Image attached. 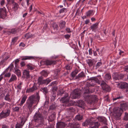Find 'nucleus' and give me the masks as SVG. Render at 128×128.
I'll list each match as a JSON object with an SVG mask.
<instances>
[{"label": "nucleus", "instance_id": "e433bc0d", "mask_svg": "<svg viewBox=\"0 0 128 128\" xmlns=\"http://www.w3.org/2000/svg\"><path fill=\"white\" fill-rule=\"evenodd\" d=\"M4 99L7 101L9 102H10L11 101L10 97V95L8 94H7L5 96L4 98Z\"/></svg>", "mask_w": 128, "mask_h": 128}, {"label": "nucleus", "instance_id": "4d7b16f0", "mask_svg": "<svg viewBox=\"0 0 128 128\" xmlns=\"http://www.w3.org/2000/svg\"><path fill=\"white\" fill-rule=\"evenodd\" d=\"M99 49H97L96 51H93V53L94 55L95 56H96L97 55V52H99Z\"/></svg>", "mask_w": 128, "mask_h": 128}, {"label": "nucleus", "instance_id": "aec40b11", "mask_svg": "<svg viewBox=\"0 0 128 128\" xmlns=\"http://www.w3.org/2000/svg\"><path fill=\"white\" fill-rule=\"evenodd\" d=\"M68 125L69 126H71L70 128H82L79 123L75 124L74 125L73 124L69 123Z\"/></svg>", "mask_w": 128, "mask_h": 128}, {"label": "nucleus", "instance_id": "8fccbe9b", "mask_svg": "<svg viewBox=\"0 0 128 128\" xmlns=\"http://www.w3.org/2000/svg\"><path fill=\"white\" fill-rule=\"evenodd\" d=\"M18 37H15L12 38V43L14 44L15 42H16L18 40Z\"/></svg>", "mask_w": 128, "mask_h": 128}, {"label": "nucleus", "instance_id": "ddd939ff", "mask_svg": "<svg viewBox=\"0 0 128 128\" xmlns=\"http://www.w3.org/2000/svg\"><path fill=\"white\" fill-rule=\"evenodd\" d=\"M85 76L84 73L83 72H82L77 76L74 79L76 80H81L82 79V78L85 77Z\"/></svg>", "mask_w": 128, "mask_h": 128}, {"label": "nucleus", "instance_id": "f257e3e1", "mask_svg": "<svg viewBox=\"0 0 128 128\" xmlns=\"http://www.w3.org/2000/svg\"><path fill=\"white\" fill-rule=\"evenodd\" d=\"M33 124L34 127L39 128L44 124V118L42 115L39 113H36L34 118Z\"/></svg>", "mask_w": 128, "mask_h": 128}, {"label": "nucleus", "instance_id": "69168bd1", "mask_svg": "<svg viewBox=\"0 0 128 128\" xmlns=\"http://www.w3.org/2000/svg\"><path fill=\"white\" fill-rule=\"evenodd\" d=\"M10 68V71L12 70L13 68L14 67V64H13L12 63L10 65V66H9Z\"/></svg>", "mask_w": 128, "mask_h": 128}, {"label": "nucleus", "instance_id": "de8ad7c7", "mask_svg": "<svg viewBox=\"0 0 128 128\" xmlns=\"http://www.w3.org/2000/svg\"><path fill=\"white\" fill-rule=\"evenodd\" d=\"M124 120H128V113L126 112L124 113Z\"/></svg>", "mask_w": 128, "mask_h": 128}, {"label": "nucleus", "instance_id": "58836bf2", "mask_svg": "<svg viewBox=\"0 0 128 128\" xmlns=\"http://www.w3.org/2000/svg\"><path fill=\"white\" fill-rule=\"evenodd\" d=\"M67 11V9L66 8H63L61 9L59 11V12L61 14L63 12H66Z\"/></svg>", "mask_w": 128, "mask_h": 128}, {"label": "nucleus", "instance_id": "5fc2aeb1", "mask_svg": "<svg viewBox=\"0 0 128 128\" xmlns=\"http://www.w3.org/2000/svg\"><path fill=\"white\" fill-rule=\"evenodd\" d=\"M64 94V92L62 90H60L58 91V94L61 96L62 94Z\"/></svg>", "mask_w": 128, "mask_h": 128}, {"label": "nucleus", "instance_id": "473e14b6", "mask_svg": "<svg viewBox=\"0 0 128 128\" xmlns=\"http://www.w3.org/2000/svg\"><path fill=\"white\" fill-rule=\"evenodd\" d=\"M101 79V77L100 76H97L92 77L90 78V79H88L87 80H99Z\"/></svg>", "mask_w": 128, "mask_h": 128}, {"label": "nucleus", "instance_id": "a19ab883", "mask_svg": "<svg viewBox=\"0 0 128 128\" xmlns=\"http://www.w3.org/2000/svg\"><path fill=\"white\" fill-rule=\"evenodd\" d=\"M26 66L28 69L32 70L34 68V67L30 64L27 65Z\"/></svg>", "mask_w": 128, "mask_h": 128}, {"label": "nucleus", "instance_id": "13d9d810", "mask_svg": "<svg viewBox=\"0 0 128 128\" xmlns=\"http://www.w3.org/2000/svg\"><path fill=\"white\" fill-rule=\"evenodd\" d=\"M60 70L59 69H57L55 71V73L56 74V75H58L60 72Z\"/></svg>", "mask_w": 128, "mask_h": 128}, {"label": "nucleus", "instance_id": "cd10ccee", "mask_svg": "<svg viewBox=\"0 0 128 128\" xmlns=\"http://www.w3.org/2000/svg\"><path fill=\"white\" fill-rule=\"evenodd\" d=\"M55 114L54 113L53 114L49 116L48 120L49 121L52 122L55 119Z\"/></svg>", "mask_w": 128, "mask_h": 128}, {"label": "nucleus", "instance_id": "9b49d317", "mask_svg": "<svg viewBox=\"0 0 128 128\" xmlns=\"http://www.w3.org/2000/svg\"><path fill=\"white\" fill-rule=\"evenodd\" d=\"M122 112V110L121 108H118L115 109L114 111V115H116L118 117L120 116Z\"/></svg>", "mask_w": 128, "mask_h": 128}, {"label": "nucleus", "instance_id": "dca6fc26", "mask_svg": "<svg viewBox=\"0 0 128 128\" xmlns=\"http://www.w3.org/2000/svg\"><path fill=\"white\" fill-rule=\"evenodd\" d=\"M35 84H34V86L32 88L27 89L26 91V92L27 93L32 92L36 90L37 89V88Z\"/></svg>", "mask_w": 128, "mask_h": 128}, {"label": "nucleus", "instance_id": "3c124183", "mask_svg": "<svg viewBox=\"0 0 128 128\" xmlns=\"http://www.w3.org/2000/svg\"><path fill=\"white\" fill-rule=\"evenodd\" d=\"M7 4H14V0H7Z\"/></svg>", "mask_w": 128, "mask_h": 128}, {"label": "nucleus", "instance_id": "412c9836", "mask_svg": "<svg viewBox=\"0 0 128 128\" xmlns=\"http://www.w3.org/2000/svg\"><path fill=\"white\" fill-rule=\"evenodd\" d=\"M24 121L22 120L20 123L17 122L15 125V128H22L24 124Z\"/></svg>", "mask_w": 128, "mask_h": 128}, {"label": "nucleus", "instance_id": "0e129e2a", "mask_svg": "<svg viewBox=\"0 0 128 128\" xmlns=\"http://www.w3.org/2000/svg\"><path fill=\"white\" fill-rule=\"evenodd\" d=\"M87 84L88 85V86H93L94 85V84L91 83L90 82H89V83L88 82Z\"/></svg>", "mask_w": 128, "mask_h": 128}, {"label": "nucleus", "instance_id": "f704fd0d", "mask_svg": "<svg viewBox=\"0 0 128 128\" xmlns=\"http://www.w3.org/2000/svg\"><path fill=\"white\" fill-rule=\"evenodd\" d=\"M93 11L92 10H89L86 13V16H90L92 15L94 13Z\"/></svg>", "mask_w": 128, "mask_h": 128}, {"label": "nucleus", "instance_id": "864d4df0", "mask_svg": "<svg viewBox=\"0 0 128 128\" xmlns=\"http://www.w3.org/2000/svg\"><path fill=\"white\" fill-rule=\"evenodd\" d=\"M5 3V0H1L0 4L2 6H3Z\"/></svg>", "mask_w": 128, "mask_h": 128}, {"label": "nucleus", "instance_id": "0eeeda50", "mask_svg": "<svg viewBox=\"0 0 128 128\" xmlns=\"http://www.w3.org/2000/svg\"><path fill=\"white\" fill-rule=\"evenodd\" d=\"M112 77L114 79L116 80L123 79L124 77L126 76L125 75L122 74H118L117 73H114L112 75Z\"/></svg>", "mask_w": 128, "mask_h": 128}, {"label": "nucleus", "instance_id": "a211bd4d", "mask_svg": "<svg viewBox=\"0 0 128 128\" xmlns=\"http://www.w3.org/2000/svg\"><path fill=\"white\" fill-rule=\"evenodd\" d=\"M118 86L119 87L121 88H123L128 87V84L125 82H120L118 83Z\"/></svg>", "mask_w": 128, "mask_h": 128}, {"label": "nucleus", "instance_id": "6e6d98bb", "mask_svg": "<svg viewBox=\"0 0 128 128\" xmlns=\"http://www.w3.org/2000/svg\"><path fill=\"white\" fill-rule=\"evenodd\" d=\"M66 68L68 70H70L72 68L69 65H67L65 66Z\"/></svg>", "mask_w": 128, "mask_h": 128}, {"label": "nucleus", "instance_id": "6ab92c4d", "mask_svg": "<svg viewBox=\"0 0 128 128\" xmlns=\"http://www.w3.org/2000/svg\"><path fill=\"white\" fill-rule=\"evenodd\" d=\"M78 72V71L77 70H75L72 71L70 74V76L72 78V79H75L74 78L76 76V75Z\"/></svg>", "mask_w": 128, "mask_h": 128}, {"label": "nucleus", "instance_id": "2eb2a0df", "mask_svg": "<svg viewBox=\"0 0 128 128\" xmlns=\"http://www.w3.org/2000/svg\"><path fill=\"white\" fill-rule=\"evenodd\" d=\"M56 62L55 60H46L45 61V64L46 66L55 64Z\"/></svg>", "mask_w": 128, "mask_h": 128}, {"label": "nucleus", "instance_id": "2f4dec72", "mask_svg": "<svg viewBox=\"0 0 128 128\" xmlns=\"http://www.w3.org/2000/svg\"><path fill=\"white\" fill-rule=\"evenodd\" d=\"M75 118L76 120H80L83 118V116L80 114H78L76 116Z\"/></svg>", "mask_w": 128, "mask_h": 128}, {"label": "nucleus", "instance_id": "c9c22d12", "mask_svg": "<svg viewBox=\"0 0 128 128\" xmlns=\"http://www.w3.org/2000/svg\"><path fill=\"white\" fill-rule=\"evenodd\" d=\"M100 124L98 122H96L94 126H90V128H98L100 126Z\"/></svg>", "mask_w": 128, "mask_h": 128}, {"label": "nucleus", "instance_id": "774afa93", "mask_svg": "<svg viewBox=\"0 0 128 128\" xmlns=\"http://www.w3.org/2000/svg\"><path fill=\"white\" fill-rule=\"evenodd\" d=\"M66 30L68 33H70L71 32V31L70 30V28H66Z\"/></svg>", "mask_w": 128, "mask_h": 128}, {"label": "nucleus", "instance_id": "f8f14e48", "mask_svg": "<svg viewBox=\"0 0 128 128\" xmlns=\"http://www.w3.org/2000/svg\"><path fill=\"white\" fill-rule=\"evenodd\" d=\"M96 122H95L94 120H91L89 119L86 120V122H84L82 124L83 126L87 125L89 124L92 126L94 125H95V124Z\"/></svg>", "mask_w": 128, "mask_h": 128}, {"label": "nucleus", "instance_id": "c03bdc74", "mask_svg": "<svg viewBox=\"0 0 128 128\" xmlns=\"http://www.w3.org/2000/svg\"><path fill=\"white\" fill-rule=\"evenodd\" d=\"M41 75L42 76H46L48 75L47 72L45 70H43L41 72Z\"/></svg>", "mask_w": 128, "mask_h": 128}, {"label": "nucleus", "instance_id": "680f3d73", "mask_svg": "<svg viewBox=\"0 0 128 128\" xmlns=\"http://www.w3.org/2000/svg\"><path fill=\"white\" fill-rule=\"evenodd\" d=\"M58 88L55 86H53L52 88V90L53 92H54V91H56L57 90Z\"/></svg>", "mask_w": 128, "mask_h": 128}, {"label": "nucleus", "instance_id": "338daca9", "mask_svg": "<svg viewBox=\"0 0 128 128\" xmlns=\"http://www.w3.org/2000/svg\"><path fill=\"white\" fill-rule=\"evenodd\" d=\"M64 37L66 39H68L70 37V35L68 34L64 35Z\"/></svg>", "mask_w": 128, "mask_h": 128}, {"label": "nucleus", "instance_id": "37998d69", "mask_svg": "<svg viewBox=\"0 0 128 128\" xmlns=\"http://www.w3.org/2000/svg\"><path fill=\"white\" fill-rule=\"evenodd\" d=\"M102 64V63L101 62H98L95 66V69H97L99 68L100 66H101Z\"/></svg>", "mask_w": 128, "mask_h": 128}, {"label": "nucleus", "instance_id": "c756f323", "mask_svg": "<svg viewBox=\"0 0 128 128\" xmlns=\"http://www.w3.org/2000/svg\"><path fill=\"white\" fill-rule=\"evenodd\" d=\"M23 74L25 76V77H26L27 79L30 77L29 71L26 70H25L24 71Z\"/></svg>", "mask_w": 128, "mask_h": 128}, {"label": "nucleus", "instance_id": "4c0bfd02", "mask_svg": "<svg viewBox=\"0 0 128 128\" xmlns=\"http://www.w3.org/2000/svg\"><path fill=\"white\" fill-rule=\"evenodd\" d=\"M104 78L106 80H107L110 79L111 78L110 74H106Z\"/></svg>", "mask_w": 128, "mask_h": 128}, {"label": "nucleus", "instance_id": "7c9ffc66", "mask_svg": "<svg viewBox=\"0 0 128 128\" xmlns=\"http://www.w3.org/2000/svg\"><path fill=\"white\" fill-rule=\"evenodd\" d=\"M21 60H32L34 58L32 56H25L22 57Z\"/></svg>", "mask_w": 128, "mask_h": 128}, {"label": "nucleus", "instance_id": "7ed1b4c3", "mask_svg": "<svg viewBox=\"0 0 128 128\" xmlns=\"http://www.w3.org/2000/svg\"><path fill=\"white\" fill-rule=\"evenodd\" d=\"M68 94H65L64 96L60 100L62 101V102L64 103V105L66 106H69L71 104L69 103V98L68 97Z\"/></svg>", "mask_w": 128, "mask_h": 128}, {"label": "nucleus", "instance_id": "9d476101", "mask_svg": "<svg viewBox=\"0 0 128 128\" xmlns=\"http://www.w3.org/2000/svg\"><path fill=\"white\" fill-rule=\"evenodd\" d=\"M91 42L92 43L93 40L97 41H100L101 38L100 36L97 34H96L95 35H93L92 36V38H90Z\"/></svg>", "mask_w": 128, "mask_h": 128}, {"label": "nucleus", "instance_id": "5701e85b", "mask_svg": "<svg viewBox=\"0 0 128 128\" xmlns=\"http://www.w3.org/2000/svg\"><path fill=\"white\" fill-rule=\"evenodd\" d=\"M27 98V96L26 95H24L22 96L21 102L20 104V105L22 106L25 102Z\"/></svg>", "mask_w": 128, "mask_h": 128}, {"label": "nucleus", "instance_id": "052dcab7", "mask_svg": "<svg viewBox=\"0 0 128 128\" xmlns=\"http://www.w3.org/2000/svg\"><path fill=\"white\" fill-rule=\"evenodd\" d=\"M20 107L18 106H16L14 108L13 110L15 112H18L20 110Z\"/></svg>", "mask_w": 128, "mask_h": 128}, {"label": "nucleus", "instance_id": "72a5a7b5", "mask_svg": "<svg viewBox=\"0 0 128 128\" xmlns=\"http://www.w3.org/2000/svg\"><path fill=\"white\" fill-rule=\"evenodd\" d=\"M13 4L14 7L13 9L14 12H16L18 9V4L16 3H14Z\"/></svg>", "mask_w": 128, "mask_h": 128}, {"label": "nucleus", "instance_id": "6e6552de", "mask_svg": "<svg viewBox=\"0 0 128 128\" xmlns=\"http://www.w3.org/2000/svg\"><path fill=\"white\" fill-rule=\"evenodd\" d=\"M7 16V11L6 8L4 7L0 8V16L2 18H4Z\"/></svg>", "mask_w": 128, "mask_h": 128}, {"label": "nucleus", "instance_id": "f03ea898", "mask_svg": "<svg viewBox=\"0 0 128 128\" xmlns=\"http://www.w3.org/2000/svg\"><path fill=\"white\" fill-rule=\"evenodd\" d=\"M85 100L88 103L91 104L96 99V96L94 95H89L84 96Z\"/></svg>", "mask_w": 128, "mask_h": 128}, {"label": "nucleus", "instance_id": "423d86ee", "mask_svg": "<svg viewBox=\"0 0 128 128\" xmlns=\"http://www.w3.org/2000/svg\"><path fill=\"white\" fill-rule=\"evenodd\" d=\"M10 110L9 109H7L3 110L0 113V118L1 119L5 118L10 115Z\"/></svg>", "mask_w": 128, "mask_h": 128}, {"label": "nucleus", "instance_id": "20e7f679", "mask_svg": "<svg viewBox=\"0 0 128 128\" xmlns=\"http://www.w3.org/2000/svg\"><path fill=\"white\" fill-rule=\"evenodd\" d=\"M80 91L78 89L74 90L72 93L70 95V97L73 99H76L80 97Z\"/></svg>", "mask_w": 128, "mask_h": 128}, {"label": "nucleus", "instance_id": "bf43d9fd", "mask_svg": "<svg viewBox=\"0 0 128 128\" xmlns=\"http://www.w3.org/2000/svg\"><path fill=\"white\" fill-rule=\"evenodd\" d=\"M122 98V96H116L113 99L114 100H115L117 99H121Z\"/></svg>", "mask_w": 128, "mask_h": 128}, {"label": "nucleus", "instance_id": "4468645a", "mask_svg": "<svg viewBox=\"0 0 128 128\" xmlns=\"http://www.w3.org/2000/svg\"><path fill=\"white\" fill-rule=\"evenodd\" d=\"M98 22L93 24L90 26V30H91L92 31L95 32L98 28Z\"/></svg>", "mask_w": 128, "mask_h": 128}, {"label": "nucleus", "instance_id": "a18cd8bd", "mask_svg": "<svg viewBox=\"0 0 128 128\" xmlns=\"http://www.w3.org/2000/svg\"><path fill=\"white\" fill-rule=\"evenodd\" d=\"M15 72H16V74L18 76V77L21 76V75L20 73V71L18 69H17V70H15Z\"/></svg>", "mask_w": 128, "mask_h": 128}, {"label": "nucleus", "instance_id": "a878e982", "mask_svg": "<svg viewBox=\"0 0 128 128\" xmlns=\"http://www.w3.org/2000/svg\"><path fill=\"white\" fill-rule=\"evenodd\" d=\"M66 22L65 21L61 20L60 21L59 26L61 29H63L66 27Z\"/></svg>", "mask_w": 128, "mask_h": 128}, {"label": "nucleus", "instance_id": "b1692460", "mask_svg": "<svg viewBox=\"0 0 128 128\" xmlns=\"http://www.w3.org/2000/svg\"><path fill=\"white\" fill-rule=\"evenodd\" d=\"M86 62L89 66L90 67L92 66L94 64L96 63L94 60L90 59L87 60Z\"/></svg>", "mask_w": 128, "mask_h": 128}, {"label": "nucleus", "instance_id": "09e8293b", "mask_svg": "<svg viewBox=\"0 0 128 128\" xmlns=\"http://www.w3.org/2000/svg\"><path fill=\"white\" fill-rule=\"evenodd\" d=\"M16 80V78L15 75L12 74V75L11 77L9 80Z\"/></svg>", "mask_w": 128, "mask_h": 128}, {"label": "nucleus", "instance_id": "49530a36", "mask_svg": "<svg viewBox=\"0 0 128 128\" xmlns=\"http://www.w3.org/2000/svg\"><path fill=\"white\" fill-rule=\"evenodd\" d=\"M44 94H46L48 92V90L46 88H44L40 89Z\"/></svg>", "mask_w": 128, "mask_h": 128}, {"label": "nucleus", "instance_id": "c85d7f7f", "mask_svg": "<svg viewBox=\"0 0 128 128\" xmlns=\"http://www.w3.org/2000/svg\"><path fill=\"white\" fill-rule=\"evenodd\" d=\"M11 74L10 72L5 73L4 74V80H8Z\"/></svg>", "mask_w": 128, "mask_h": 128}, {"label": "nucleus", "instance_id": "ea45409f", "mask_svg": "<svg viewBox=\"0 0 128 128\" xmlns=\"http://www.w3.org/2000/svg\"><path fill=\"white\" fill-rule=\"evenodd\" d=\"M52 27L54 30H58V25L56 23H54L53 24Z\"/></svg>", "mask_w": 128, "mask_h": 128}, {"label": "nucleus", "instance_id": "603ef678", "mask_svg": "<svg viewBox=\"0 0 128 128\" xmlns=\"http://www.w3.org/2000/svg\"><path fill=\"white\" fill-rule=\"evenodd\" d=\"M9 32L12 34H15L16 33V31L15 29H12L10 30L9 31Z\"/></svg>", "mask_w": 128, "mask_h": 128}, {"label": "nucleus", "instance_id": "4be33fe9", "mask_svg": "<svg viewBox=\"0 0 128 128\" xmlns=\"http://www.w3.org/2000/svg\"><path fill=\"white\" fill-rule=\"evenodd\" d=\"M56 128H64L66 126V124L63 122H60L57 124Z\"/></svg>", "mask_w": 128, "mask_h": 128}, {"label": "nucleus", "instance_id": "e2e57ef3", "mask_svg": "<svg viewBox=\"0 0 128 128\" xmlns=\"http://www.w3.org/2000/svg\"><path fill=\"white\" fill-rule=\"evenodd\" d=\"M48 80V79H43V76H41L39 77L38 78V80Z\"/></svg>", "mask_w": 128, "mask_h": 128}, {"label": "nucleus", "instance_id": "393cba45", "mask_svg": "<svg viewBox=\"0 0 128 128\" xmlns=\"http://www.w3.org/2000/svg\"><path fill=\"white\" fill-rule=\"evenodd\" d=\"M78 106L80 107L83 108L84 106V103L82 100H79L78 102Z\"/></svg>", "mask_w": 128, "mask_h": 128}, {"label": "nucleus", "instance_id": "79ce46f5", "mask_svg": "<svg viewBox=\"0 0 128 128\" xmlns=\"http://www.w3.org/2000/svg\"><path fill=\"white\" fill-rule=\"evenodd\" d=\"M32 35L30 33H28L26 34L25 36V37L27 39L29 38L32 36Z\"/></svg>", "mask_w": 128, "mask_h": 128}, {"label": "nucleus", "instance_id": "bb28decb", "mask_svg": "<svg viewBox=\"0 0 128 128\" xmlns=\"http://www.w3.org/2000/svg\"><path fill=\"white\" fill-rule=\"evenodd\" d=\"M98 120L101 122H102L104 124H106V119L104 117L100 116L98 117Z\"/></svg>", "mask_w": 128, "mask_h": 128}, {"label": "nucleus", "instance_id": "39448f33", "mask_svg": "<svg viewBox=\"0 0 128 128\" xmlns=\"http://www.w3.org/2000/svg\"><path fill=\"white\" fill-rule=\"evenodd\" d=\"M40 99V97L38 94L36 95H32L30 96L28 99V100L34 104L38 102Z\"/></svg>", "mask_w": 128, "mask_h": 128}, {"label": "nucleus", "instance_id": "f3484780", "mask_svg": "<svg viewBox=\"0 0 128 128\" xmlns=\"http://www.w3.org/2000/svg\"><path fill=\"white\" fill-rule=\"evenodd\" d=\"M33 104H34L33 103L27 100L26 104V105L27 108L30 111L32 109Z\"/></svg>", "mask_w": 128, "mask_h": 128}, {"label": "nucleus", "instance_id": "1a4fd4ad", "mask_svg": "<svg viewBox=\"0 0 128 128\" xmlns=\"http://www.w3.org/2000/svg\"><path fill=\"white\" fill-rule=\"evenodd\" d=\"M100 85L103 90L107 92L110 91V87L107 85L103 81H102Z\"/></svg>", "mask_w": 128, "mask_h": 128}]
</instances>
